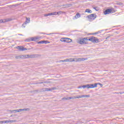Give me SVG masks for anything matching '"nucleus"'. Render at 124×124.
I'll list each match as a JSON object with an SVG mask.
<instances>
[{
	"mask_svg": "<svg viewBox=\"0 0 124 124\" xmlns=\"http://www.w3.org/2000/svg\"><path fill=\"white\" fill-rule=\"evenodd\" d=\"M76 98H83V95L72 97V99H76Z\"/></svg>",
	"mask_w": 124,
	"mask_h": 124,
	"instance_id": "obj_14",
	"label": "nucleus"
},
{
	"mask_svg": "<svg viewBox=\"0 0 124 124\" xmlns=\"http://www.w3.org/2000/svg\"><path fill=\"white\" fill-rule=\"evenodd\" d=\"M110 38V36H108L107 38H106V39H108V38Z\"/></svg>",
	"mask_w": 124,
	"mask_h": 124,
	"instance_id": "obj_44",
	"label": "nucleus"
},
{
	"mask_svg": "<svg viewBox=\"0 0 124 124\" xmlns=\"http://www.w3.org/2000/svg\"><path fill=\"white\" fill-rule=\"evenodd\" d=\"M0 124H6L5 121H0Z\"/></svg>",
	"mask_w": 124,
	"mask_h": 124,
	"instance_id": "obj_29",
	"label": "nucleus"
},
{
	"mask_svg": "<svg viewBox=\"0 0 124 124\" xmlns=\"http://www.w3.org/2000/svg\"><path fill=\"white\" fill-rule=\"evenodd\" d=\"M10 112H11L12 113H15V110H11Z\"/></svg>",
	"mask_w": 124,
	"mask_h": 124,
	"instance_id": "obj_35",
	"label": "nucleus"
},
{
	"mask_svg": "<svg viewBox=\"0 0 124 124\" xmlns=\"http://www.w3.org/2000/svg\"><path fill=\"white\" fill-rule=\"evenodd\" d=\"M85 12H87V13H93V11H92V10H90V9H86L85 11Z\"/></svg>",
	"mask_w": 124,
	"mask_h": 124,
	"instance_id": "obj_20",
	"label": "nucleus"
},
{
	"mask_svg": "<svg viewBox=\"0 0 124 124\" xmlns=\"http://www.w3.org/2000/svg\"><path fill=\"white\" fill-rule=\"evenodd\" d=\"M16 49H18V50H19V51H25L26 50H28L26 48H24L22 46H17Z\"/></svg>",
	"mask_w": 124,
	"mask_h": 124,
	"instance_id": "obj_10",
	"label": "nucleus"
},
{
	"mask_svg": "<svg viewBox=\"0 0 124 124\" xmlns=\"http://www.w3.org/2000/svg\"><path fill=\"white\" fill-rule=\"evenodd\" d=\"M93 9H95V10L96 11H98L99 10V8H98V7H93Z\"/></svg>",
	"mask_w": 124,
	"mask_h": 124,
	"instance_id": "obj_21",
	"label": "nucleus"
},
{
	"mask_svg": "<svg viewBox=\"0 0 124 124\" xmlns=\"http://www.w3.org/2000/svg\"><path fill=\"white\" fill-rule=\"evenodd\" d=\"M98 33H98V31H97V32H95L94 33V34H98Z\"/></svg>",
	"mask_w": 124,
	"mask_h": 124,
	"instance_id": "obj_40",
	"label": "nucleus"
},
{
	"mask_svg": "<svg viewBox=\"0 0 124 124\" xmlns=\"http://www.w3.org/2000/svg\"><path fill=\"white\" fill-rule=\"evenodd\" d=\"M25 111H30L29 108H20L18 109V112H23Z\"/></svg>",
	"mask_w": 124,
	"mask_h": 124,
	"instance_id": "obj_13",
	"label": "nucleus"
},
{
	"mask_svg": "<svg viewBox=\"0 0 124 124\" xmlns=\"http://www.w3.org/2000/svg\"><path fill=\"white\" fill-rule=\"evenodd\" d=\"M88 40L89 41H91V42H93V43H98V42L99 41V39L93 36L89 38Z\"/></svg>",
	"mask_w": 124,
	"mask_h": 124,
	"instance_id": "obj_3",
	"label": "nucleus"
},
{
	"mask_svg": "<svg viewBox=\"0 0 124 124\" xmlns=\"http://www.w3.org/2000/svg\"><path fill=\"white\" fill-rule=\"evenodd\" d=\"M66 62H74L72 59H66Z\"/></svg>",
	"mask_w": 124,
	"mask_h": 124,
	"instance_id": "obj_22",
	"label": "nucleus"
},
{
	"mask_svg": "<svg viewBox=\"0 0 124 124\" xmlns=\"http://www.w3.org/2000/svg\"><path fill=\"white\" fill-rule=\"evenodd\" d=\"M12 20V19H11V18H7V19H4V20L0 19V23H6V22H9Z\"/></svg>",
	"mask_w": 124,
	"mask_h": 124,
	"instance_id": "obj_9",
	"label": "nucleus"
},
{
	"mask_svg": "<svg viewBox=\"0 0 124 124\" xmlns=\"http://www.w3.org/2000/svg\"><path fill=\"white\" fill-rule=\"evenodd\" d=\"M55 90H57V88L56 87H53L50 88H45L44 90V92H48L50 91H54Z\"/></svg>",
	"mask_w": 124,
	"mask_h": 124,
	"instance_id": "obj_8",
	"label": "nucleus"
},
{
	"mask_svg": "<svg viewBox=\"0 0 124 124\" xmlns=\"http://www.w3.org/2000/svg\"><path fill=\"white\" fill-rule=\"evenodd\" d=\"M20 58H21L20 56H16V59H20Z\"/></svg>",
	"mask_w": 124,
	"mask_h": 124,
	"instance_id": "obj_31",
	"label": "nucleus"
},
{
	"mask_svg": "<svg viewBox=\"0 0 124 124\" xmlns=\"http://www.w3.org/2000/svg\"><path fill=\"white\" fill-rule=\"evenodd\" d=\"M48 43H50L48 41H40L38 42V44H47Z\"/></svg>",
	"mask_w": 124,
	"mask_h": 124,
	"instance_id": "obj_11",
	"label": "nucleus"
},
{
	"mask_svg": "<svg viewBox=\"0 0 124 124\" xmlns=\"http://www.w3.org/2000/svg\"><path fill=\"white\" fill-rule=\"evenodd\" d=\"M66 42L67 43H70V42H71V41H72V40H71V39H69L68 38H66Z\"/></svg>",
	"mask_w": 124,
	"mask_h": 124,
	"instance_id": "obj_18",
	"label": "nucleus"
},
{
	"mask_svg": "<svg viewBox=\"0 0 124 124\" xmlns=\"http://www.w3.org/2000/svg\"><path fill=\"white\" fill-rule=\"evenodd\" d=\"M87 18L89 19L90 21H93L96 18V15L91 14L87 16Z\"/></svg>",
	"mask_w": 124,
	"mask_h": 124,
	"instance_id": "obj_4",
	"label": "nucleus"
},
{
	"mask_svg": "<svg viewBox=\"0 0 124 124\" xmlns=\"http://www.w3.org/2000/svg\"><path fill=\"white\" fill-rule=\"evenodd\" d=\"M61 99L62 100H69V99H72V97H68L67 98L63 97Z\"/></svg>",
	"mask_w": 124,
	"mask_h": 124,
	"instance_id": "obj_15",
	"label": "nucleus"
},
{
	"mask_svg": "<svg viewBox=\"0 0 124 124\" xmlns=\"http://www.w3.org/2000/svg\"><path fill=\"white\" fill-rule=\"evenodd\" d=\"M90 38H89V37H85L83 38V40H85V41H86V40H89Z\"/></svg>",
	"mask_w": 124,
	"mask_h": 124,
	"instance_id": "obj_27",
	"label": "nucleus"
},
{
	"mask_svg": "<svg viewBox=\"0 0 124 124\" xmlns=\"http://www.w3.org/2000/svg\"><path fill=\"white\" fill-rule=\"evenodd\" d=\"M62 11L58 12H57V15H61V14H62Z\"/></svg>",
	"mask_w": 124,
	"mask_h": 124,
	"instance_id": "obj_28",
	"label": "nucleus"
},
{
	"mask_svg": "<svg viewBox=\"0 0 124 124\" xmlns=\"http://www.w3.org/2000/svg\"><path fill=\"white\" fill-rule=\"evenodd\" d=\"M15 113H17V112H19V109H15Z\"/></svg>",
	"mask_w": 124,
	"mask_h": 124,
	"instance_id": "obj_38",
	"label": "nucleus"
},
{
	"mask_svg": "<svg viewBox=\"0 0 124 124\" xmlns=\"http://www.w3.org/2000/svg\"><path fill=\"white\" fill-rule=\"evenodd\" d=\"M39 84H44V81L41 82L39 83Z\"/></svg>",
	"mask_w": 124,
	"mask_h": 124,
	"instance_id": "obj_42",
	"label": "nucleus"
},
{
	"mask_svg": "<svg viewBox=\"0 0 124 124\" xmlns=\"http://www.w3.org/2000/svg\"><path fill=\"white\" fill-rule=\"evenodd\" d=\"M120 94H123V93H124V92H120Z\"/></svg>",
	"mask_w": 124,
	"mask_h": 124,
	"instance_id": "obj_43",
	"label": "nucleus"
},
{
	"mask_svg": "<svg viewBox=\"0 0 124 124\" xmlns=\"http://www.w3.org/2000/svg\"><path fill=\"white\" fill-rule=\"evenodd\" d=\"M53 13H48L45 15V17H47V16H53Z\"/></svg>",
	"mask_w": 124,
	"mask_h": 124,
	"instance_id": "obj_19",
	"label": "nucleus"
},
{
	"mask_svg": "<svg viewBox=\"0 0 124 124\" xmlns=\"http://www.w3.org/2000/svg\"><path fill=\"white\" fill-rule=\"evenodd\" d=\"M83 97H90L89 95H82V98Z\"/></svg>",
	"mask_w": 124,
	"mask_h": 124,
	"instance_id": "obj_25",
	"label": "nucleus"
},
{
	"mask_svg": "<svg viewBox=\"0 0 124 124\" xmlns=\"http://www.w3.org/2000/svg\"><path fill=\"white\" fill-rule=\"evenodd\" d=\"M61 41H62V42H66V38H62Z\"/></svg>",
	"mask_w": 124,
	"mask_h": 124,
	"instance_id": "obj_24",
	"label": "nucleus"
},
{
	"mask_svg": "<svg viewBox=\"0 0 124 124\" xmlns=\"http://www.w3.org/2000/svg\"><path fill=\"white\" fill-rule=\"evenodd\" d=\"M75 17L76 19H78V18H80V17H81V15L80 14V13H77V14L76 15Z\"/></svg>",
	"mask_w": 124,
	"mask_h": 124,
	"instance_id": "obj_16",
	"label": "nucleus"
},
{
	"mask_svg": "<svg viewBox=\"0 0 124 124\" xmlns=\"http://www.w3.org/2000/svg\"><path fill=\"white\" fill-rule=\"evenodd\" d=\"M10 123H14L15 122V120H9Z\"/></svg>",
	"mask_w": 124,
	"mask_h": 124,
	"instance_id": "obj_36",
	"label": "nucleus"
},
{
	"mask_svg": "<svg viewBox=\"0 0 124 124\" xmlns=\"http://www.w3.org/2000/svg\"><path fill=\"white\" fill-rule=\"evenodd\" d=\"M6 124H9L10 122L9 120H5Z\"/></svg>",
	"mask_w": 124,
	"mask_h": 124,
	"instance_id": "obj_33",
	"label": "nucleus"
},
{
	"mask_svg": "<svg viewBox=\"0 0 124 124\" xmlns=\"http://www.w3.org/2000/svg\"><path fill=\"white\" fill-rule=\"evenodd\" d=\"M87 60H88V58H75L73 60V61H74V62H82L83 61H87Z\"/></svg>",
	"mask_w": 124,
	"mask_h": 124,
	"instance_id": "obj_6",
	"label": "nucleus"
},
{
	"mask_svg": "<svg viewBox=\"0 0 124 124\" xmlns=\"http://www.w3.org/2000/svg\"><path fill=\"white\" fill-rule=\"evenodd\" d=\"M45 84H49L50 83V81H44Z\"/></svg>",
	"mask_w": 124,
	"mask_h": 124,
	"instance_id": "obj_30",
	"label": "nucleus"
},
{
	"mask_svg": "<svg viewBox=\"0 0 124 124\" xmlns=\"http://www.w3.org/2000/svg\"><path fill=\"white\" fill-rule=\"evenodd\" d=\"M37 39H39V38L38 37H35L31 38L32 41H36Z\"/></svg>",
	"mask_w": 124,
	"mask_h": 124,
	"instance_id": "obj_17",
	"label": "nucleus"
},
{
	"mask_svg": "<svg viewBox=\"0 0 124 124\" xmlns=\"http://www.w3.org/2000/svg\"><path fill=\"white\" fill-rule=\"evenodd\" d=\"M115 12H116V10H115L114 8L107 9L104 12V14L105 15H107L108 14L115 13Z\"/></svg>",
	"mask_w": 124,
	"mask_h": 124,
	"instance_id": "obj_2",
	"label": "nucleus"
},
{
	"mask_svg": "<svg viewBox=\"0 0 124 124\" xmlns=\"http://www.w3.org/2000/svg\"><path fill=\"white\" fill-rule=\"evenodd\" d=\"M25 58H26V55H25V56H24V55L20 56V59H25Z\"/></svg>",
	"mask_w": 124,
	"mask_h": 124,
	"instance_id": "obj_26",
	"label": "nucleus"
},
{
	"mask_svg": "<svg viewBox=\"0 0 124 124\" xmlns=\"http://www.w3.org/2000/svg\"><path fill=\"white\" fill-rule=\"evenodd\" d=\"M82 88H83V86H80L78 87V89H82Z\"/></svg>",
	"mask_w": 124,
	"mask_h": 124,
	"instance_id": "obj_39",
	"label": "nucleus"
},
{
	"mask_svg": "<svg viewBox=\"0 0 124 124\" xmlns=\"http://www.w3.org/2000/svg\"><path fill=\"white\" fill-rule=\"evenodd\" d=\"M61 62H66V59L64 60H62Z\"/></svg>",
	"mask_w": 124,
	"mask_h": 124,
	"instance_id": "obj_37",
	"label": "nucleus"
},
{
	"mask_svg": "<svg viewBox=\"0 0 124 124\" xmlns=\"http://www.w3.org/2000/svg\"><path fill=\"white\" fill-rule=\"evenodd\" d=\"M53 13V15H57V12H54V13Z\"/></svg>",
	"mask_w": 124,
	"mask_h": 124,
	"instance_id": "obj_34",
	"label": "nucleus"
},
{
	"mask_svg": "<svg viewBox=\"0 0 124 124\" xmlns=\"http://www.w3.org/2000/svg\"><path fill=\"white\" fill-rule=\"evenodd\" d=\"M95 84H96L97 85H100V86H101V87H102V86H103L102 84H101L100 83H95Z\"/></svg>",
	"mask_w": 124,
	"mask_h": 124,
	"instance_id": "obj_32",
	"label": "nucleus"
},
{
	"mask_svg": "<svg viewBox=\"0 0 124 124\" xmlns=\"http://www.w3.org/2000/svg\"><path fill=\"white\" fill-rule=\"evenodd\" d=\"M19 35H22V34H19Z\"/></svg>",
	"mask_w": 124,
	"mask_h": 124,
	"instance_id": "obj_45",
	"label": "nucleus"
},
{
	"mask_svg": "<svg viewBox=\"0 0 124 124\" xmlns=\"http://www.w3.org/2000/svg\"><path fill=\"white\" fill-rule=\"evenodd\" d=\"M101 31H102V30L98 31V32L99 33H101Z\"/></svg>",
	"mask_w": 124,
	"mask_h": 124,
	"instance_id": "obj_41",
	"label": "nucleus"
},
{
	"mask_svg": "<svg viewBox=\"0 0 124 124\" xmlns=\"http://www.w3.org/2000/svg\"><path fill=\"white\" fill-rule=\"evenodd\" d=\"M77 43H78L79 44H81L82 45L86 44V41L84 40L83 38H80L77 40Z\"/></svg>",
	"mask_w": 124,
	"mask_h": 124,
	"instance_id": "obj_5",
	"label": "nucleus"
},
{
	"mask_svg": "<svg viewBox=\"0 0 124 124\" xmlns=\"http://www.w3.org/2000/svg\"><path fill=\"white\" fill-rule=\"evenodd\" d=\"M62 6H63V7H69V4H63L62 5Z\"/></svg>",
	"mask_w": 124,
	"mask_h": 124,
	"instance_id": "obj_23",
	"label": "nucleus"
},
{
	"mask_svg": "<svg viewBox=\"0 0 124 124\" xmlns=\"http://www.w3.org/2000/svg\"><path fill=\"white\" fill-rule=\"evenodd\" d=\"M36 57V54H32V55H25V58H35Z\"/></svg>",
	"mask_w": 124,
	"mask_h": 124,
	"instance_id": "obj_12",
	"label": "nucleus"
},
{
	"mask_svg": "<svg viewBox=\"0 0 124 124\" xmlns=\"http://www.w3.org/2000/svg\"><path fill=\"white\" fill-rule=\"evenodd\" d=\"M30 22H31V19L30 18H26V20L25 21V22L22 24V27H23V28H26V25L29 23H30Z\"/></svg>",
	"mask_w": 124,
	"mask_h": 124,
	"instance_id": "obj_7",
	"label": "nucleus"
},
{
	"mask_svg": "<svg viewBox=\"0 0 124 124\" xmlns=\"http://www.w3.org/2000/svg\"><path fill=\"white\" fill-rule=\"evenodd\" d=\"M96 87H97V84H90L82 86L83 89H86V88H87V89H93V88H96Z\"/></svg>",
	"mask_w": 124,
	"mask_h": 124,
	"instance_id": "obj_1",
	"label": "nucleus"
}]
</instances>
